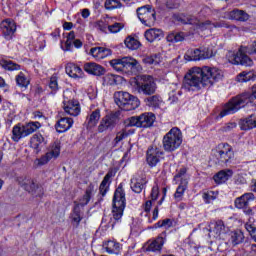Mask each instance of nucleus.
<instances>
[{
    "label": "nucleus",
    "mask_w": 256,
    "mask_h": 256,
    "mask_svg": "<svg viewBox=\"0 0 256 256\" xmlns=\"http://www.w3.org/2000/svg\"><path fill=\"white\" fill-rule=\"evenodd\" d=\"M136 13L139 21H141L143 25H146V27H151L156 21L155 10L149 5L137 8Z\"/></svg>",
    "instance_id": "14"
},
{
    "label": "nucleus",
    "mask_w": 256,
    "mask_h": 256,
    "mask_svg": "<svg viewBox=\"0 0 256 256\" xmlns=\"http://www.w3.org/2000/svg\"><path fill=\"white\" fill-rule=\"evenodd\" d=\"M123 27H125V24L115 22L112 25H108V31H110V33H119V31H121V29H123Z\"/></svg>",
    "instance_id": "54"
},
{
    "label": "nucleus",
    "mask_w": 256,
    "mask_h": 256,
    "mask_svg": "<svg viewBox=\"0 0 256 256\" xmlns=\"http://www.w3.org/2000/svg\"><path fill=\"white\" fill-rule=\"evenodd\" d=\"M131 97V94L128 92L118 91L114 93V102L116 105L123 110L125 102Z\"/></svg>",
    "instance_id": "36"
},
{
    "label": "nucleus",
    "mask_w": 256,
    "mask_h": 256,
    "mask_svg": "<svg viewBox=\"0 0 256 256\" xmlns=\"http://www.w3.org/2000/svg\"><path fill=\"white\" fill-rule=\"evenodd\" d=\"M245 229L249 233L253 242L256 243V226L251 223V220L245 224Z\"/></svg>",
    "instance_id": "50"
},
{
    "label": "nucleus",
    "mask_w": 256,
    "mask_h": 256,
    "mask_svg": "<svg viewBox=\"0 0 256 256\" xmlns=\"http://www.w3.org/2000/svg\"><path fill=\"white\" fill-rule=\"evenodd\" d=\"M151 201H157L159 199V186L154 185L150 193Z\"/></svg>",
    "instance_id": "57"
},
{
    "label": "nucleus",
    "mask_w": 256,
    "mask_h": 256,
    "mask_svg": "<svg viewBox=\"0 0 256 256\" xmlns=\"http://www.w3.org/2000/svg\"><path fill=\"white\" fill-rule=\"evenodd\" d=\"M0 67H2L4 71H21V65L5 58L0 59Z\"/></svg>",
    "instance_id": "37"
},
{
    "label": "nucleus",
    "mask_w": 256,
    "mask_h": 256,
    "mask_svg": "<svg viewBox=\"0 0 256 256\" xmlns=\"http://www.w3.org/2000/svg\"><path fill=\"white\" fill-rule=\"evenodd\" d=\"M237 127V123L235 122H228L227 124H225L222 127V131H224L225 133H228L229 131H233V129H235Z\"/></svg>",
    "instance_id": "58"
},
{
    "label": "nucleus",
    "mask_w": 256,
    "mask_h": 256,
    "mask_svg": "<svg viewBox=\"0 0 256 256\" xmlns=\"http://www.w3.org/2000/svg\"><path fill=\"white\" fill-rule=\"evenodd\" d=\"M231 177H233V170L225 169V170L219 171L216 175H214V181L218 185H221L222 183L229 181Z\"/></svg>",
    "instance_id": "33"
},
{
    "label": "nucleus",
    "mask_w": 256,
    "mask_h": 256,
    "mask_svg": "<svg viewBox=\"0 0 256 256\" xmlns=\"http://www.w3.org/2000/svg\"><path fill=\"white\" fill-rule=\"evenodd\" d=\"M41 129V123L29 122L26 124L18 123L12 128V136L11 139L14 143H19L21 139H25V137H29V135H33L35 131Z\"/></svg>",
    "instance_id": "6"
},
{
    "label": "nucleus",
    "mask_w": 256,
    "mask_h": 256,
    "mask_svg": "<svg viewBox=\"0 0 256 256\" xmlns=\"http://www.w3.org/2000/svg\"><path fill=\"white\" fill-rule=\"evenodd\" d=\"M15 83L20 89H28L29 85H31V78L25 72L20 71L15 76Z\"/></svg>",
    "instance_id": "30"
},
{
    "label": "nucleus",
    "mask_w": 256,
    "mask_h": 256,
    "mask_svg": "<svg viewBox=\"0 0 256 256\" xmlns=\"http://www.w3.org/2000/svg\"><path fill=\"white\" fill-rule=\"evenodd\" d=\"M111 49L105 47H94L90 49V55L96 59V61H101L111 55Z\"/></svg>",
    "instance_id": "29"
},
{
    "label": "nucleus",
    "mask_w": 256,
    "mask_h": 256,
    "mask_svg": "<svg viewBox=\"0 0 256 256\" xmlns=\"http://www.w3.org/2000/svg\"><path fill=\"white\" fill-rule=\"evenodd\" d=\"M17 31V24L11 18H7L1 21L0 23V32L2 37L6 41H11L13 37H15V33Z\"/></svg>",
    "instance_id": "15"
},
{
    "label": "nucleus",
    "mask_w": 256,
    "mask_h": 256,
    "mask_svg": "<svg viewBox=\"0 0 256 256\" xmlns=\"http://www.w3.org/2000/svg\"><path fill=\"white\" fill-rule=\"evenodd\" d=\"M115 177V173L113 170H109L107 174L104 176L102 182L99 186V194H98V201H103V197L109 193V187L111 185V178Z\"/></svg>",
    "instance_id": "19"
},
{
    "label": "nucleus",
    "mask_w": 256,
    "mask_h": 256,
    "mask_svg": "<svg viewBox=\"0 0 256 256\" xmlns=\"http://www.w3.org/2000/svg\"><path fill=\"white\" fill-rule=\"evenodd\" d=\"M155 59H157V54L152 55V56H146L143 58L142 61L145 65H157V63H159V62Z\"/></svg>",
    "instance_id": "56"
},
{
    "label": "nucleus",
    "mask_w": 256,
    "mask_h": 256,
    "mask_svg": "<svg viewBox=\"0 0 256 256\" xmlns=\"http://www.w3.org/2000/svg\"><path fill=\"white\" fill-rule=\"evenodd\" d=\"M18 183L23 187L28 193H31L34 197H42L45 194L43 186L37 184L35 180L27 177L21 176L18 178Z\"/></svg>",
    "instance_id": "10"
},
{
    "label": "nucleus",
    "mask_w": 256,
    "mask_h": 256,
    "mask_svg": "<svg viewBox=\"0 0 256 256\" xmlns=\"http://www.w3.org/2000/svg\"><path fill=\"white\" fill-rule=\"evenodd\" d=\"M210 57H213V51L209 50V48H204L202 50L195 49L190 55H186L185 59L187 61H201L203 59H210Z\"/></svg>",
    "instance_id": "21"
},
{
    "label": "nucleus",
    "mask_w": 256,
    "mask_h": 256,
    "mask_svg": "<svg viewBox=\"0 0 256 256\" xmlns=\"http://www.w3.org/2000/svg\"><path fill=\"white\" fill-rule=\"evenodd\" d=\"M129 137V133H127V130L122 129L119 132H117L116 137L114 138L115 145H118V143H121L123 139H127Z\"/></svg>",
    "instance_id": "52"
},
{
    "label": "nucleus",
    "mask_w": 256,
    "mask_h": 256,
    "mask_svg": "<svg viewBox=\"0 0 256 256\" xmlns=\"http://www.w3.org/2000/svg\"><path fill=\"white\" fill-rule=\"evenodd\" d=\"M98 28L100 29V31H107V29H109V26L105 24V21L100 20L98 21Z\"/></svg>",
    "instance_id": "63"
},
{
    "label": "nucleus",
    "mask_w": 256,
    "mask_h": 256,
    "mask_svg": "<svg viewBox=\"0 0 256 256\" xmlns=\"http://www.w3.org/2000/svg\"><path fill=\"white\" fill-rule=\"evenodd\" d=\"M104 7L107 11H113L115 9H121L123 4L119 0H106L104 2Z\"/></svg>",
    "instance_id": "48"
},
{
    "label": "nucleus",
    "mask_w": 256,
    "mask_h": 256,
    "mask_svg": "<svg viewBox=\"0 0 256 256\" xmlns=\"http://www.w3.org/2000/svg\"><path fill=\"white\" fill-rule=\"evenodd\" d=\"M110 65L118 73H140V71H143L139 61L129 56L113 59L110 61Z\"/></svg>",
    "instance_id": "4"
},
{
    "label": "nucleus",
    "mask_w": 256,
    "mask_h": 256,
    "mask_svg": "<svg viewBox=\"0 0 256 256\" xmlns=\"http://www.w3.org/2000/svg\"><path fill=\"white\" fill-rule=\"evenodd\" d=\"M165 233L166 232H163L155 239L149 240L146 243L145 251H148L150 253H161V251L163 250V245H165V237H163V235L165 236Z\"/></svg>",
    "instance_id": "18"
},
{
    "label": "nucleus",
    "mask_w": 256,
    "mask_h": 256,
    "mask_svg": "<svg viewBox=\"0 0 256 256\" xmlns=\"http://www.w3.org/2000/svg\"><path fill=\"white\" fill-rule=\"evenodd\" d=\"M73 123V118L62 117L57 121L55 125L56 131L58 133H65L66 131H69L71 127H73Z\"/></svg>",
    "instance_id": "28"
},
{
    "label": "nucleus",
    "mask_w": 256,
    "mask_h": 256,
    "mask_svg": "<svg viewBox=\"0 0 256 256\" xmlns=\"http://www.w3.org/2000/svg\"><path fill=\"white\" fill-rule=\"evenodd\" d=\"M256 127V115L251 114L247 118L241 121L240 128L242 131H249L251 129H255Z\"/></svg>",
    "instance_id": "38"
},
{
    "label": "nucleus",
    "mask_w": 256,
    "mask_h": 256,
    "mask_svg": "<svg viewBox=\"0 0 256 256\" xmlns=\"http://www.w3.org/2000/svg\"><path fill=\"white\" fill-rule=\"evenodd\" d=\"M127 49H130L131 51H137V49H139V47H141V42H139V40L128 36L125 41H124Z\"/></svg>",
    "instance_id": "46"
},
{
    "label": "nucleus",
    "mask_w": 256,
    "mask_h": 256,
    "mask_svg": "<svg viewBox=\"0 0 256 256\" xmlns=\"http://www.w3.org/2000/svg\"><path fill=\"white\" fill-rule=\"evenodd\" d=\"M63 29H65V31H71V29H73V22H64Z\"/></svg>",
    "instance_id": "64"
},
{
    "label": "nucleus",
    "mask_w": 256,
    "mask_h": 256,
    "mask_svg": "<svg viewBox=\"0 0 256 256\" xmlns=\"http://www.w3.org/2000/svg\"><path fill=\"white\" fill-rule=\"evenodd\" d=\"M244 51H246L247 53H249V55H256V42H253L252 44L248 45Z\"/></svg>",
    "instance_id": "59"
},
{
    "label": "nucleus",
    "mask_w": 256,
    "mask_h": 256,
    "mask_svg": "<svg viewBox=\"0 0 256 256\" xmlns=\"http://www.w3.org/2000/svg\"><path fill=\"white\" fill-rule=\"evenodd\" d=\"M132 88L134 93L149 97L151 95H155V91H157V84L152 76L142 75L132 81Z\"/></svg>",
    "instance_id": "3"
},
{
    "label": "nucleus",
    "mask_w": 256,
    "mask_h": 256,
    "mask_svg": "<svg viewBox=\"0 0 256 256\" xmlns=\"http://www.w3.org/2000/svg\"><path fill=\"white\" fill-rule=\"evenodd\" d=\"M243 48H240L237 52L229 51L226 57L232 65H244L245 67H251L253 60L244 52Z\"/></svg>",
    "instance_id": "11"
},
{
    "label": "nucleus",
    "mask_w": 256,
    "mask_h": 256,
    "mask_svg": "<svg viewBox=\"0 0 256 256\" xmlns=\"http://www.w3.org/2000/svg\"><path fill=\"white\" fill-rule=\"evenodd\" d=\"M144 37L149 43H153V41H158L163 37V30L157 28H151L147 30L144 34Z\"/></svg>",
    "instance_id": "34"
},
{
    "label": "nucleus",
    "mask_w": 256,
    "mask_h": 256,
    "mask_svg": "<svg viewBox=\"0 0 256 256\" xmlns=\"http://www.w3.org/2000/svg\"><path fill=\"white\" fill-rule=\"evenodd\" d=\"M74 41H75V32L71 31L70 33H68L67 39H66L64 45H62L63 51H73V42Z\"/></svg>",
    "instance_id": "47"
},
{
    "label": "nucleus",
    "mask_w": 256,
    "mask_h": 256,
    "mask_svg": "<svg viewBox=\"0 0 256 256\" xmlns=\"http://www.w3.org/2000/svg\"><path fill=\"white\" fill-rule=\"evenodd\" d=\"M70 219L74 227H79L81 221H83V216H81V206L80 204H74L72 212L70 214Z\"/></svg>",
    "instance_id": "35"
},
{
    "label": "nucleus",
    "mask_w": 256,
    "mask_h": 256,
    "mask_svg": "<svg viewBox=\"0 0 256 256\" xmlns=\"http://www.w3.org/2000/svg\"><path fill=\"white\" fill-rule=\"evenodd\" d=\"M49 89H51L52 95H55L59 91V83L57 82V76L53 75L50 78L49 84H48Z\"/></svg>",
    "instance_id": "51"
},
{
    "label": "nucleus",
    "mask_w": 256,
    "mask_h": 256,
    "mask_svg": "<svg viewBox=\"0 0 256 256\" xmlns=\"http://www.w3.org/2000/svg\"><path fill=\"white\" fill-rule=\"evenodd\" d=\"M147 176L143 173L134 175L130 180V188L132 189L133 193H143L145 189H147Z\"/></svg>",
    "instance_id": "16"
},
{
    "label": "nucleus",
    "mask_w": 256,
    "mask_h": 256,
    "mask_svg": "<svg viewBox=\"0 0 256 256\" xmlns=\"http://www.w3.org/2000/svg\"><path fill=\"white\" fill-rule=\"evenodd\" d=\"M119 123V112H110L106 114L98 125V133H105V131H113Z\"/></svg>",
    "instance_id": "13"
},
{
    "label": "nucleus",
    "mask_w": 256,
    "mask_h": 256,
    "mask_svg": "<svg viewBox=\"0 0 256 256\" xmlns=\"http://www.w3.org/2000/svg\"><path fill=\"white\" fill-rule=\"evenodd\" d=\"M63 109L67 115L72 117H77L81 113V104L78 100H68L63 101Z\"/></svg>",
    "instance_id": "20"
},
{
    "label": "nucleus",
    "mask_w": 256,
    "mask_h": 256,
    "mask_svg": "<svg viewBox=\"0 0 256 256\" xmlns=\"http://www.w3.org/2000/svg\"><path fill=\"white\" fill-rule=\"evenodd\" d=\"M103 249L108 253L109 255H119L121 253V250L123 249L121 243L110 240L103 243Z\"/></svg>",
    "instance_id": "27"
},
{
    "label": "nucleus",
    "mask_w": 256,
    "mask_h": 256,
    "mask_svg": "<svg viewBox=\"0 0 256 256\" xmlns=\"http://www.w3.org/2000/svg\"><path fill=\"white\" fill-rule=\"evenodd\" d=\"M144 103L147 107H152V109H159L163 100L159 95H153L144 99Z\"/></svg>",
    "instance_id": "41"
},
{
    "label": "nucleus",
    "mask_w": 256,
    "mask_h": 256,
    "mask_svg": "<svg viewBox=\"0 0 256 256\" xmlns=\"http://www.w3.org/2000/svg\"><path fill=\"white\" fill-rule=\"evenodd\" d=\"M185 175H187V168H180L176 175L174 176V181H179L180 179V182H182L183 179H185Z\"/></svg>",
    "instance_id": "55"
},
{
    "label": "nucleus",
    "mask_w": 256,
    "mask_h": 256,
    "mask_svg": "<svg viewBox=\"0 0 256 256\" xmlns=\"http://www.w3.org/2000/svg\"><path fill=\"white\" fill-rule=\"evenodd\" d=\"M229 242L232 247H237V245H241L245 242V233L241 230H234L230 232Z\"/></svg>",
    "instance_id": "31"
},
{
    "label": "nucleus",
    "mask_w": 256,
    "mask_h": 256,
    "mask_svg": "<svg viewBox=\"0 0 256 256\" xmlns=\"http://www.w3.org/2000/svg\"><path fill=\"white\" fill-rule=\"evenodd\" d=\"M155 119H157V117H155L153 112H146L139 116H132L128 118L125 123L126 127H141L142 129H149V127H153Z\"/></svg>",
    "instance_id": "9"
},
{
    "label": "nucleus",
    "mask_w": 256,
    "mask_h": 256,
    "mask_svg": "<svg viewBox=\"0 0 256 256\" xmlns=\"http://www.w3.org/2000/svg\"><path fill=\"white\" fill-rule=\"evenodd\" d=\"M209 231L213 233L216 239H219V237L227 233V227L225 226V222H223V220H217L210 224Z\"/></svg>",
    "instance_id": "25"
},
{
    "label": "nucleus",
    "mask_w": 256,
    "mask_h": 256,
    "mask_svg": "<svg viewBox=\"0 0 256 256\" xmlns=\"http://www.w3.org/2000/svg\"><path fill=\"white\" fill-rule=\"evenodd\" d=\"M93 191H95V184L90 183L87 186L84 195L80 199V203L74 202V204L80 205V207H85L86 205H89V201H91V196L93 195Z\"/></svg>",
    "instance_id": "32"
},
{
    "label": "nucleus",
    "mask_w": 256,
    "mask_h": 256,
    "mask_svg": "<svg viewBox=\"0 0 256 256\" xmlns=\"http://www.w3.org/2000/svg\"><path fill=\"white\" fill-rule=\"evenodd\" d=\"M66 73L67 75H69V77H72L73 79H77V77H79L81 73H83V70L81 69V67L73 63H70L66 65Z\"/></svg>",
    "instance_id": "43"
},
{
    "label": "nucleus",
    "mask_w": 256,
    "mask_h": 256,
    "mask_svg": "<svg viewBox=\"0 0 256 256\" xmlns=\"http://www.w3.org/2000/svg\"><path fill=\"white\" fill-rule=\"evenodd\" d=\"M169 43H181L185 41V33L183 32H172L166 37Z\"/></svg>",
    "instance_id": "45"
},
{
    "label": "nucleus",
    "mask_w": 256,
    "mask_h": 256,
    "mask_svg": "<svg viewBox=\"0 0 256 256\" xmlns=\"http://www.w3.org/2000/svg\"><path fill=\"white\" fill-rule=\"evenodd\" d=\"M83 69L89 75H96V77H101V75H105V68L95 62L85 63Z\"/></svg>",
    "instance_id": "24"
},
{
    "label": "nucleus",
    "mask_w": 256,
    "mask_h": 256,
    "mask_svg": "<svg viewBox=\"0 0 256 256\" xmlns=\"http://www.w3.org/2000/svg\"><path fill=\"white\" fill-rule=\"evenodd\" d=\"M183 143V132L178 127H173L163 136L162 145L166 153H173L181 147Z\"/></svg>",
    "instance_id": "5"
},
{
    "label": "nucleus",
    "mask_w": 256,
    "mask_h": 256,
    "mask_svg": "<svg viewBox=\"0 0 256 256\" xmlns=\"http://www.w3.org/2000/svg\"><path fill=\"white\" fill-rule=\"evenodd\" d=\"M162 225L164 229H170V227H173V220L166 218L162 220Z\"/></svg>",
    "instance_id": "61"
},
{
    "label": "nucleus",
    "mask_w": 256,
    "mask_h": 256,
    "mask_svg": "<svg viewBox=\"0 0 256 256\" xmlns=\"http://www.w3.org/2000/svg\"><path fill=\"white\" fill-rule=\"evenodd\" d=\"M30 143L31 147L39 153V151L47 145V137L43 136L41 133H36L32 136Z\"/></svg>",
    "instance_id": "26"
},
{
    "label": "nucleus",
    "mask_w": 256,
    "mask_h": 256,
    "mask_svg": "<svg viewBox=\"0 0 256 256\" xmlns=\"http://www.w3.org/2000/svg\"><path fill=\"white\" fill-rule=\"evenodd\" d=\"M255 201V194L249 192L235 199V207L237 209H243L245 207H251V203Z\"/></svg>",
    "instance_id": "23"
},
{
    "label": "nucleus",
    "mask_w": 256,
    "mask_h": 256,
    "mask_svg": "<svg viewBox=\"0 0 256 256\" xmlns=\"http://www.w3.org/2000/svg\"><path fill=\"white\" fill-rule=\"evenodd\" d=\"M159 218V206H156L152 213V220L148 219V223H153V221H157Z\"/></svg>",
    "instance_id": "60"
},
{
    "label": "nucleus",
    "mask_w": 256,
    "mask_h": 256,
    "mask_svg": "<svg viewBox=\"0 0 256 256\" xmlns=\"http://www.w3.org/2000/svg\"><path fill=\"white\" fill-rule=\"evenodd\" d=\"M255 79L256 73L253 70L243 71L236 76V81H238V83H248V81H255Z\"/></svg>",
    "instance_id": "40"
},
{
    "label": "nucleus",
    "mask_w": 256,
    "mask_h": 256,
    "mask_svg": "<svg viewBox=\"0 0 256 256\" xmlns=\"http://www.w3.org/2000/svg\"><path fill=\"white\" fill-rule=\"evenodd\" d=\"M101 119V110L96 109L91 112V114L87 117L89 127H97V123Z\"/></svg>",
    "instance_id": "44"
},
{
    "label": "nucleus",
    "mask_w": 256,
    "mask_h": 256,
    "mask_svg": "<svg viewBox=\"0 0 256 256\" xmlns=\"http://www.w3.org/2000/svg\"><path fill=\"white\" fill-rule=\"evenodd\" d=\"M188 185L189 181H187V179H182L174 194V199H176V201L183 200V196L185 195V191H187Z\"/></svg>",
    "instance_id": "42"
},
{
    "label": "nucleus",
    "mask_w": 256,
    "mask_h": 256,
    "mask_svg": "<svg viewBox=\"0 0 256 256\" xmlns=\"http://www.w3.org/2000/svg\"><path fill=\"white\" fill-rule=\"evenodd\" d=\"M164 156L165 151H163V148L154 144L149 146L146 151V162L149 167H157L161 163V160L164 159Z\"/></svg>",
    "instance_id": "12"
},
{
    "label": "nucleus",
    "mask_w": 256,
    "mask_h": 256,
    "mask_svg": "<svg viewBox=\"0 0 256 256\" xmlns=\"http://www.w3.org/2000/svg\"><path fill=\"white\" fill-rule=\"evenodd\" d=\"M61 155V142L55 141L50 145L48 152L38 159V165H47L51 159H57Z\"/></svg>",
    "instance_id": "17"
},
{
    "label": "nucleus",
    "mask_w": 256,
    "mask_h": 256,
    "mask_svg": "<svg viewBox=\"0 0 256 256\" xmlns=\"http://www.w3.org/2000/svg\"><path fill=\"white\" fill-rule=\"evenodd\" d=\"M225 18L230 21H240V23H245V21H249V14L244 10L234 9L232 11L225 13Z\"/></svg>",
    "instance_id": "22"
},
{
    "label": "nucleus",
    "mask_w": 256,
    "mask_h": 256,
    "mask_svg": "<svg viewBox=\"0 0 256 256\" xmlns=\"http://www.w3.org/2000/svg\"><path fill=\"white\" fill-rule=\"evenodd\" d=\"M219 193L215 191H207L202 194V198L204 200V203H211L212 201H215L217 199Z\"/></svg>",
    "instance_id": "49"
},
{
    "label": "nucleus",
    "mask_w": 256,
    "mask_h": 256,
    "mask_svg": "<svg viewBox=\"0 0 256 256\" xmlns=\"http://www.w3.org/2000/svg\"><path fill=\"white\" fill-rule=\"evenodd\" d=\"M143 207H144L145 213H150L151 207H153V200H147Z\"/></svg>",
    "instance_id": "62"
},
{
    "label": "nucleus",
    "mask_w": 256,
    "mask_h": 256,
    "mask_svg": "<svg viewBox=\"0 0 256 256\" xmlns=\"http://www.w3.org/2000/svg\"><path fill=\"white\" fill-rule=\"evenodd\" d=\"M177 21H179L182 25H194L195 29H197L198 31H205L207 29H213V27H215V28L229 27V26H227V24L225 22L212 23L209 20H207L205 22H201V21H199V19H197L194 16L185 17V15H180L177 17Z\"/></svg>",
    "instance_id": "7"
},
{
    "label": "nucleus",
    "mask_w": 256,
    "mask_h": 256,
    "mask_svg": "<svg viewBox=\"0 0 256 256\" xmlns=\"http://www.w3.org/2000/svg\"><path fill=\"white\" fill-rule=\"evenodd\" d=\"M126 205L125 190L123 189V184H120L115 190L112 200V217L108 222L107 218H102L101 226L105 227V229H115V225L121 223V219H123Z\"/></svg>",
    "instance_id": "2"
},
{
    "label": "nucleus",
    "mask_w": 256,
    "mask_h": 256,
    "mask_svg": "<svg viewBox=\"0 0 256 256\" xmlns=\"http://www.w3.org/2000/svg\"><path fill=\"white\" fill-rule=\"evenodd\" d=\"M117 79H119V76L115 74H106L104 76V81L107 85H117Z\"/></svg>",
    "instance_id": "53"
},
{
    "label": "nucleus",
    "mask_w": 256,
    "mask_h": 256,
    "mask_svg": "<svg viewBox=\"0 0 256 256\" xmlns=\"http://www.w3.org/2000/svg\"><path fill=\"white\" fill-rule=\"evenodd\" d=\"M216 164L221 165V167H227V165H231L233 163V159H235V151L233 150V146L229 143H220L216 147Z\"/></svg>",
    "instance_id": "8"
},
{
    "label": "nucleus",
    "mask_w": 256,
    "mask_h": 256,
    "mask_svg": "<svg viewBox=\"0 0 256 256\" xmlns=\"http://www.w3.org/2000/svg\"><path fill=\"white\" fill-rule=\"evenodd\" d=\"M139 105H141L139 98L130 94L128 101L124 103L122 111H135Z\"/></svg>",
    "instance_id": "39"
},
{
    "label": "nucleus",
    "mask_w": 256,
    "mask_h": 256,
    "mask_svg": "<svg viewBox=\"0 0 256 256\" xmlns=\"http://www.w3.org/2000/svg\"><path fill=\"white\" fill-rule=\"evenodd\" d=\"M223 79V71L219 68L204 66L193 67L184 76L183 87L186 91L209 89L214 83Z\"/></svg>",
    "instance_id": "1"
}]
</instances>
